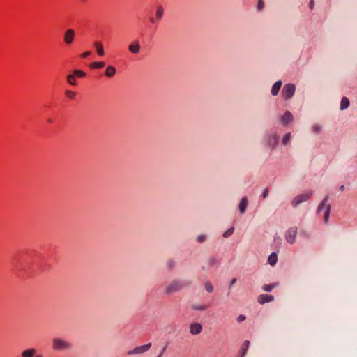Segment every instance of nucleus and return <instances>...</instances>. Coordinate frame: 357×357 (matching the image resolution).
Wrapping results in <instances>:
<instances>
[{
    "mask_svg": "<svg viewBox=\"0 0 357 357\" xmlns=\"http://www.w3.org/2000/svg\"><path fill=\"white\" fill-rule=\"evenodd\" d=\"M339 189L340 191H343L344 190V185H340Z\"/></svg>",
    "mask_w": 357,
    "mask_h": 357,
    "instance_id": "a19ab883",
    "label": "nucleus"
},
{
    "mask_svg": "<svg viewBox=\"0 0 357 357\" xmlns=\"http://www.w3.org/2000/svg\"><path fill=\"white\" fill-rule=\"evenodd\" d=\"M67 81L70 84L75 85L76 84V80H75V76L73 74L68 75L67 76Z\"/></svg>",
    "mask_w": 357,
    "mask_h": 357,
    "instance_id": "bb28decb",
    "label": "nucleus"
},
{
    "mask_svg": "<svg viewBox=\"0 0 357 357\" xmlns=\"http://www.w3.org/2000/svg\"><path fill=\"white\" fill-rule=\"evenodd\" d=\"M190 283L181 279H174L166 284L163 293L165 295H171L178 293L182 289L189 287Z\"/></svg>",
    "mask_w": 357,
    "mask_h": 357,
    "instance_id": "f257e3e1",
    "label": "nucleus"
},
{
    "mask_svg": "<svg viewBox=\"0 0 357 357\" xmlns=\"http://www.w3.org/2000/svg\"><path fill=\"white\" fill-rule=\"evenodd\" d=\"M206 239V236L204 235V234H201L199 235L197 238V242L199 243H202L205 241Z\"/></svg>",
    "mask_w": 357,
    "mask_h": 357,
    "instance_id": "72a5a7b5",
    "label": "nucleus"
},
{
    "mask_svg": "<svg viewBox=\"0 0 357 357\" xmlns=\"http://www.w3.org/2000/svg\"><path fill=\"white\" fill-rule=\"evenodd\" d=\"M268 195V190L266 188L264 190V191L262 193L263 198H264V199L266 198Z\"/></svg>",
    "mask_w": 357,
    "mask_h": 357,
    "instance_id": "e433bc0d",
    "label": "nucleus"
},
{
    "mask_svg": "<svg viewBox=\"0 0 357 357\" xmlns=\"http://www.w3.org/2000/svg\"><path fill=\"white\" fill-rule=\"evenodd\" d=\"M277 261L278 257L276 253H271L268 258V262L269 263V264L271 266H274L277 263Z\"/></svg>",
    "mask_w": 357,
    "mask_h": 357,
    "instance_id": "412c9836",
    "label": "nucleus"
},
{
    "mask_svg": "<svg viewBox=\"0 0 357 357\" xmlns=\"http://www.w3.org/2000/svg\"><path fill=\"white\" fill-rule=\"evenodd\" d=\"M293 115L289 111L285 112L284 115L282 116L281 121L282 123L284 125H287V123H290L293 121Z\"/></svg>",
    "mask_w": 357,
    "mask_h": 357,
    "instance_id": "4468645a",
    "label": "nucleus"
},
{
    "mask_svg": "<svg viewBox=\"0 0 357 357\" xmlns=\"http://www.w3.org/2000/svg\"><path fill=\"white\" fill-rule=\"evenodd\" d=\"M312 195V192L303 193L297 195L294 198V199L291 202V205L294 208H296L298 204L307 201L310 199V197Z\"/></svg>",
    "mask_w": 357,
    "mask_h": 357,
    "instance_id": "20e7f679",
    "label": "nucleus"
},
{
    "mask_svg": "<svg viewBox=\"0 0 357 357\" xmlns=\"http://www.w3.org/2000/svg\"><path fill=\"white\" fill-rule=\"evenodd\" d=\"M204 287H205V289L206 290V291L208 293H211L213 291V289H214L213 286L208 281L205 282Z\"/></svg>",
    "mask_w": 357,
    "mask_h": 357,
    "instance_id": "b1692460",
    "label": "nucleus"
},
{
    "mask_svg": "<svg viewBox=\"0 0 357 357\" xmlns=\"http://www.w3.org/2000/svg\"><path fill=\"white\" fill-rule=\"evenodd\" d=\"M65 95L70 99H74L76 96V93L72 91L67 90L65 92Z\"/></svg>",
    "mask_w": 357,
    "mask_h": 357,
    "instance_id": "c756f323",
    "label": "nucleus"
},
{
    "mask_svg": "<svg viewBox=\"0 0 357 357\" xmlns=\"http://www.w3.org/2000/svg\"><path fill=\"white\" fill-rule=\"evenodd\" d=\"M295 90L296 86L294 84H285L282 91V96L287 100L290 99L294 96Z\"/></svg>",
    "mask_w": 357,
    "mask_h": 357,
    "instance_id": "39448f33",
    "label": "nucleus"
},
{
    "mask_svg": "<svg viewBox=\"0 0 357 357\" xmlns=\"http://www.w3.org/2000/svg\"><path fill=\"white\" fill-rule=\"evenodd\" d=\"M245 319V316L243 315V314L239 315L236 319L238 322H241V321H244Z\"/></svg>",
    "mask_w": 357,
    "mask_h": 357,
    "instance_id": "c9c22d12",
    "label": "nucleus"
},
{
    "mask_svg": "<svg viewBox=\"0 0 357 357\" xmlns=\"http://www.w3.org/2000/svg\"><path fill=\"white\" fill-rule=\"evenodd\" d=\"M274 300V296L268 294H261L257 298V301L263 305L266 303L272 302Z\"/></svg>",
    "mask_w": 357,
    "mask_h": 357,
    "instance_id": "f8f14e48",
    "label": "nucleus"
},
{
    "mask_svg": "<svg viewBox=\"0 0 357 357\" xmlns=\"http://www.w3.org/2000/svg\"><path fill=\"white\" fill-rule=\"evenodd\" d=\"M297 235V227H290L285 233V239L287 243L293 244L296 241V237Z\"/></svg>",
    "mask_w": 357,
    "mask_h": 357,
    "instance_id": "0eeeda50",
    "label": "nucleus"
},
{
    "mask_svg": "<svg viewBox=\"0 0 357 357\" xmlns=\"http://www.w3.org/2000/svg\"><path fill=\"white\" fill-rule=\"evenodd\" d=\"M329 196L326 195L324 199L319 204L317 213H320L322 211H324V215L323 222L324 224H327L329 221V216L331 213V204H328Z\"/></svg>",
    "mask_w": 357,
    "mask_h": 357,
    "instance_id": "f03ea898",
    "label": "nucleus"
},
{
    "mask_svg": "<svg viewBox=\"0 0 357 357\" xmlns=\"http://www.w3.org/2000/svg\"><path fill=\"white\" fill-rule=\"evenodd\" d=\"M116 73V68L112 66H108L105 70V75L108 77H113Z\"/></svg>",
    "mask_w": 357,
    "mask_h": 357,
    "instance_id": "6ab92c4d",
    "label": "nucleus"
},
{
    "mask_svg": "<svg viewBox=\"0 0 357 357\" xmlns=\"http://www.w3.org/2000/svg\"><path fill=\"white\" fill-rule=\"evenodd\" d=\"M208 308V305L205 304H192L191 309L194 311H205Z\"/></svg>",
    "mask_w": 357,
    "mask_h": 357,
    "instance_id": "f3484780",
    "label": "nucleus"
},
{
    "mask_svg": "<svg viewBox=\"0 0 357 357\" xmlns=\"http://www.w3.org/2000/svg\"><path fill=\"white\" fill-rule=\"evenodd\" d=\"M164 14V9L162 6H157L156 7V11H155V15L157 20H160Z\"/></svg>",
    "mask_w": 357,
    "mask_h": 357,
    "instance_id": "4be33fe9",
    "label": "nucleus"
},
{
    "mask_svg": "<svg viewBox=\"0 0 357 357\" xmlns=\"http://www.w3.org/2000/svg\"><path fill=\"white\" fill-rule=\"evenodd\" d=\"M73 75H75V76H77V77H84L86 76V73L80 70H75L73 71Z\"/></svg>",
    "mask_w": 357,
    "mask_h": 357,
    "instance_id": "c85d7f7f",
    "label": "nucleus"
},
{
    "mask_svg": "<svg viewBox=\"0 0 357 357\" xmlns=\"http://www.w3.org/2000/svg\"><path fill=\"white\" fill-rule=\"evenodd\" d=\"M151 343L149 342L146 344L138 346L134 348L132 350L128 351L127 352L128 355H137V354H141L146 352L151 347Z\"/></svg>",
    "mask_w": 357,
    "mask_h": 357,
    "instance_id": "423d86ee",
    "label": "nucleus"
},
{
    "mask_svg": "<svg viewBox=\"0 0 357 357\" xmlns=\"http://www.w3.org/2000/svg\"><path fill=\"white\" fill-rule=\"evenodd\" d=\"M90 54H91V52H86L83 53L81 56L83 58H86Z\"/></svg>",
    "mask_w": 357,
    "mask_h": 357,
    "instance_id": "4c0bfd02",
    "label": "nucleus"
},
{
    "mask_svg": "<svg viewBox=\"0 0 357 357\" xmlns=\"http://www.w3.org/2000/svg\"><path fill=\"white\" fill-rule=\"evenodd\" d=\"M291 139V133L287 132L282 139V144L287 145Z\"/></svg>",
    "mask_w": 357,
    "mask_h": 357,
    "instance_id": "cd10ccee",
    "label": "nucleus"
},
{
    "mask_svg": "<svg viewBox=\"0 0 357 357\" xmlns=\"http://www.w3.org/2000/svg\"><path fill=\"white\" fill-rule=\"evenodd\" d=\"M21 357H43V354H38L37 349L31 347L23 350L21 353Z\"/></svg>",
    "mask_w": 357,
    "mask_h": 357,
    "instance_id": "6e6552de",
    "label": "nucleus"
},
{
    "mask_svg": "<svg viewBox=\"0 0 357 357\" xmlns=\"http://www.w3.org/2000/svg\"><path fill=\"white\" fill-rule=\"evenodd\" d=\"M314 5V0H311V1H310V4H309L310 8L311 9H312V8H313Z\"/></svg>",
    "mask_w": 357,
    "mask_h": 357,
    "instance_id": "ea45409f",
    "label": "nucleus"
},
{
    "mask_svg": "<svg viewBox=\"0 0 357 357\" xmlns=\"http://www.w3.org/2000/svg\"><path fill=\"white\" fill-rule=\"evenodd\" d=\"M150 21H151L152 23H155V19H154V18H153V17H151V18L150 19Z\"/></svg>",
    "mask_w": 357,
    "mask_h": 357,
    "instance_id": "79ce46f5",
    "label": "nucleus"
},
{
    "mask_svg": "<svg viewBox=\"0 0 357 357\" xmlns=\"http://www.w3.org/2000/svg\"><path fill=\"white\" fill-rule=\"evenodd\" d=\"M72 343L62 338L56 337L52 340V349L58 351H65L72 348Z\"/></svg>",
    "mask_w": 357,
    "mask_h": 357,
    "instance_id": "7ed1b4c3",
    "label": "nucleus"
},
{
    "mask_svg": "<svg viewBox=\"0 0 357 357\" xmlns=\"http://www.w3.org/2000/svg\"><path fill=\"white\" fill-rule=\"evenodd\" d=\"M263 7H264V2H263V1L262 0H259L257 8L259 10H261L263 8Z\"/></svg>",
    "mask_w": 357,
    "mask_h": 357,
    "instance_id": "f704fd0d",
    "label": "nucleus"
},
{
    "mask_svg": "<svg viewBox=\"0 0 357 357\" xmlns=\"http://www.w3.org/2000/svg\"><path fill=\"white\" fill-rule=\"evenodd\" d=\"M176 265V262L173 259H170L167 263V266L169 270H172Z\"/></svg>",
    "mask_w": 357,
    "mask_h": 357,
    "instance_id": "2f4dec72",
    "label": "nucleus"
},
{
    "mask_svg": "<svg viewBox=\"0 0 357 357\" xmlns=\"http://www.w3.org/2000/svg\"><path fill=\"white\" fill-rule=\"evenodd\" d=\"M75 32L73 29H69L66 31L63 36V40L66 45H70L75 38Z\"/></svg>",
    "mask_w": 357,
    "mask_h": 357,
    "instance_id": "1a4fd4ad",
    "label": "nucleus"
},
{
    "mask_svg": "<svg viewBox=\"0 0 357 357\" xmlns=\"http://www.w3.org/2000/svg\"><path fill=\"white\" fill-rule=\"evenodd\" d=\"M234 227H231L229 228V229H227L225 232H224L223 234V236L225 238H228L230 236L232 235L233 232H234Z\"/></svg>",
    "mask_w": 357,
    "mask_h": 357,
    "instance_id": "7c9ffc66",
    "label": "nucleus"
},
{
    "mask_svg": "<svg viewBox=\"0 0 357 357\" xmlns=\"http://www.w3.org/2000/svg\"><path fill=\"white\" fill-rule=\"evenodd\" d=\"M275 286V284H264L262 286V289L265 291L271 292Z\"/></svg>",
    "mask_w": 357,
    "mask_h": 357,
    "instance_id": "393cba45",
    "label": "nucleus"
},
{
    "mask_svg": "<svg viewBox=\"0 0 357 357\" xmlns=\"http://www.w3.org/2000/svg\"><path fill=\"white\" fill-rule=\"evenodd\" d=\"M162 352H160L157 357H162Z\"/></svg>",
    "mask_w": 357,
    "mask_h": 357,
    "instance_id": "c03bdc74",
    "label": "nucleus"
},
{
    "mask_svg": "<svg viewBox=\"0 0 357 357\" xmlns=\"http://www.w3.org/2000/svg\"><path fill=\"white\" fill-rule=\"evenodd\" d=\"M282 86V82L277 81L273 86L271 89V93L273 96H276L278 94L279 91Z\"/></svg>",
    "mask_w": 357,
    "mask_h": 357,
    "instance_id": "dca6fc26",
    "label": "nucleus"
},
{
    "mask_svg": "<svg viewBox=\"0 0 357 357\" xmlns=\"http://www.w3.org/2000/svg\"><path fill=\"white\" fill-rule=\"evenodd\" d=\"M166 348H167V347H166V346H165V347H163V349L161 350V351H160V352H162V354H163V353H164V351H165Z\"/></svg>",
    "mask_w": 357,
    "mask_h": 357,
    "instance_id": "37998d69",
    "label": "nucleus"
},
{
    "mask_svg": "<svg viewBox=\"0 0 357 357\" xmlns=\"http://www.w3.org/2000/svg\"><path fill=\"white\" fill-rule=\"evenodd\" d=\"M236 282V278H233L231 279V280L230 281V284H229V286L230 287L234 285Z\"/></svg>",
    "mask_w": 357,
    "mask_h": 357,
    "instance_id": "58836bf2",
    "label": "nucleus"
},
{
    "mask_svg": "<svg viewBox=\"0 0 357 357\" xmlns=\"http://www.w3.org/2000/svg\"><path fill=\"white\" fill-rule=\"evenodd\" d=\"M248 206V199L245 197H243L239 204V211L244 213Z\"/></svg>",
    "mask_w": 357,
    "mask_h": 357,
    "instance_id": "2eb2a0df",
    "label": "nucleus"
},
{
    "mask_svg": "<svg viewBox=\"0 0 357 357\" xmlns=\"http://www.w3.org/2000/svg\"><path fill=\"white\" fill-rule=\"evenodd\" d=\"M321 126L320 125H314L312 126V131L314 133H319L321 131Z\"/></svg>",
    "mask_w": 357,
    "mask_h": 357,
    "instance_id": "473e14b6",
    "label": "nucleus"
},
{
    "mask_svg": "<svg viewBox=\"0 0 357 357\" xmlns=\"http://www.w3.org/2000/svg\"><path fill=\"white\" fill-rule=\"evenodd\" d=\"M94 46L96 49L97 53L99 56H103L105 54L103 45L100 42H95Z\"/></svg>",
    "mask_w": 357,
    "mask_h": 357,
    "instance_id": "a211bd4d",
    "label": "nucleus"
},
{
    "mask_svg": "<svg viewBox=\"0 0 357 357\" xmlns=\"http://www.w3.org/2000/svg\"><path fill=\"white\" fill-rule=\"evenodd\" d=\"M189 331L192 335H199L202 331V326L201 324L197 322L192 323L190 324Z\"/></svg>",
    "mask_w": 357,
    "mask_h": 357,
    "instance_id": "9d476101",
    "label": "nucleus"
},
{
    "mask_svg": "<svg viewBox=\"0 0 357 357\" xmlns=\"http://www.w3.org/2000/svg\"><path fill=\"white\" fill-rule=\"evenodd\" d=\"M140 48V45L138 40L132 42L128 47L129 51L132 54H138Z\"/></svg>",
    "mask_w": 357,
    "mask_h": 357,
    "instance_id": "ddd939ff",
    "label": "nucleus"
},
{
    "mask_svg": "<svg viewBox=\"0 0 357 357\" xmlns=\"http://www.w3.org/2000/svg\"><path fill=\"white\" fill-rule=\"evenodd\" d=\"M105 62L103 61L94 62L91 64V67L93 68H102L105 66Z\"/></svg>",
    "mask_w": 357,
    "mask_h": 357,
    "instance_id": "a878e982",
    "label": "nucleus"
},
{
    "mask_svg": "<svg viewBox=\"0 0 357 357\" xmlns=\"http://www.w3.org/2000/svg\"><path fill=\"white\" fill-rule=\"evenodd\" d=\"M279 137L276 133H271L268 136V144L271 147V149H274L278 144Z\"/></svg>",
    "mask_w": 357,
    "mask_h": 357,
    "instance_id": "9b49d317",
    "label": "nucleus"
},
{
    "mask_svg": "<svg viewBox=\"0 0 357 357\" xmlns=\"http://www.w3.org/2000/svg\"><path fill=\"white\" fill-rule=\"evenodd\" d=\"M350 102L347 97H343L340 102V110L343 111L349 107Z\"/></svg>",
    "mask_w": 357,
    "mask_h": 357,
    "instance_id": "aec40b11",
    "label": "nucleus"
},
{
    "mask_svg": "<svg viewBox=\"0 0 357 357\" xmlns=\"http://www.w3.org/2000/svg\"><path fill=\"white\" fill-rule=\"evenodd\" d=\"M206 264L209 267H213L218 264V260L214 257H210L206 260Z\"/></svg>",
    "mask_w": 357,
    "mask_h": 357,
    "instance_id": "5701e85b",
    "label": "nucleus"
}]
</instances>
